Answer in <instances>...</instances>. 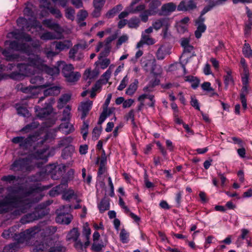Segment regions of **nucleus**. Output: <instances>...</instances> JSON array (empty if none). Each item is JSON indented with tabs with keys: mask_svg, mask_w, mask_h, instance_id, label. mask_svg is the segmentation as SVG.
Here are the masks:
<instances>
[{
	"mask_svg": "<svg viewBox=\"0 0 252 252\" xmlns=\"http://www.w3.org/2000/svg\"><path fill=\"white\" fill-rule=\"evenodd\" d=\"M6 190L7 194L0 197V214L16 208L14 214L20 215L26 212L32 203L39 201L41 198L39 189L35 187L30 188L28 191L20 196L14 190L12 187L7 188Z\"/></svg>",
	"mask_w": 252,
	"mask_h": 252,
	"instance_id": "nucleus-1",
	"label": "nucleus"
},
{
	"mask_svg": "<svg viewBox=\"0 0 252 252\" xmlns=\"http://www.w3.org/2000/svg\"><path fill=\"white\" fill-rule=\"evenodd\" d=\"M5 45L9 46L10 49L19 51L21 54H25L28 57V63H18L16 64V70L13 71L10 75L11 79L14 80L20 81L23 80L26 77L29 76L32 74H34V71L37 69L38 61L39 57L36 55H31V47L27 45V44H20L16 41H6ZM22 57L24 56L21 55Z\"/></svg>",
	"mask_w": 252,
	"mask_h": 252,
	"instance_id": "nucleus-2",
	"label": "nucleus"
},
{
	"mask_svg": "<svg viewBox=\"0 0 252 252\" xmlns=\"http://www.w3.org/2000/svg\"><path fill=\"white\" fill-rule=\"evenodd\" d=\"M55 149L52 148L37 150L30 158H19L15 160L11 165L10 169L14 171L30 172L34 168L33 159H42L46 161L49 157L55 154Z\"/></svg>",
	"mask_w": 252,
	"mask_h": 252,
	"instance_id": "nucleus-3",
	"label": "nucleus"
},
{
	"mask_svg": "<svg viewBox=\"0 0 252 252\" xmlns=\"http://www.w3.org/2000/svg\"><path fill=\"white\" fill-rule=\"evenodd\" d=\"M54 135L51 132L45 133L43 137H41L38 134H35L30 136L26 138L24 137H14L12 141L15 144H19L21 147L28 149L30 147L33 145L35 147V144L37 145H41L43 142L49 138H54Z\"/></svg>",
	"mask_w": 252,
	"mask_h": 252,
	"instance_id": "nucleus-4",
	"label": "nucleus"
},
{
	"mask_svg": "<svg viewBox=\"0 0 252 252\" xmlns=\"http://www.w3.org/2000/svg\"><path fill=\"white\" fill-rule=\"evenodd\" d=\"M56 231L57 228L55 226H47L41 227L40 226H35L21 232V241L30 240L39 233L42 237L45 238L53 235Z\"/></svg>",
	"mask_w": 252,
	"mask_h": 252,
	"instance_id": "nucleus-5",
	"label": "nucleus"
},
{
	"mask_svg": "<svg viewBox=\"0 0 252 252\" xmlns=\"http://www.w3.org/2000/svg\"><path fill=\"white\" fill-rule=\"evenodd\" d=\"M65 166L63 164H52L46 166L42 171L36 174L37 178L32 179L35 182L43 180L46 174H50L53 180H58L65 172Z\"/></svg>",
	"mask_w": 252,
	"mask_h": 252,
	"instance_id": "nucleus-6",
	"label": "nucleus"
},
{
	"mask_svg": "<svg viewBox=\"0 0 252 252\" xmlns=\"http://www.w3.org/2000/svg\"><path fill=\"white\" fill-rule=\"evenodd\" d=\"M71 209V205L61 206L60 210L58 209L57 211L58 215L56 218V222L61 224H69L73 219L72 215L69 213Z\"/></svg>",
	"mask_w": 252,
	"mask_h": 252,
	"instance_id": "nucleus-7",
	"label": "nucleus"
},
{
	"mask_svg": "<svg viewBox=\"0 0 252 252\" xmlns=\"http://www.w3.org/2000/svg\"><path fill=\"white\" fill-rule=\"evenodd\" d=\"M37 69L41 72H44L48 75L51 76H56L59 74L60 70L57 67H49L46 65L43 60L40 57L39 58L38 61H37Z\"/></svg>",
	"mask_w": 252,
	"mask_h": 252,
	"instance_id": "nucleus-8",
	"label": "nucleus"
},
{
	"mask_svg": "<svg viewBox=\"0 0 252 252\" xmlns=\"http://www.w3.org/2000/svg\"><path fill=\"white\" fill-rule=\"evenodd\" d=\"M21 234V233L19 234V235L16 236V239L17 240V242L5 246L3 248V252H16L20 248V243H26V244H28L30 240L21 241V239H22Z\"/></svg>",
	"mask_w": 252,
	"mask_h": 252,
	"instance_id": "nucleus-9",
	"label": "nucleus"
},
{
	"mask_svg": "<svg viewBox=\"0 0 252 252\" xmlns=\"http://www.w3.org/2000/svg\"><path fill=\"white\" fill-rule=\"evenodd\" d=\"M17 23L19 28L21 29L22 31H30L29 28L30 27L37 26V23H35L32 21V19L29 18L28 19L20 17L17 20Z\"/></svg>",
	"mask_w": 252,
	"mask_h": 252,
	"instance_id": "nucleus-10",
	"label": "nucleus"
},
{
	"mask_svg": "<svg viewBox=\"0 0 252 252\" xmlns=\"http://www.w3.org/2000/svg\"><path fill=\"white\" fill-rule=\"evenodd\" d=\"M30 82L31 84L34 85L32 86L34 88H45L49 86V84L46 83H44V80L43 77L40 74H38L36 75H33L30 79Z\"/></svg>",
	"mask_w": 252,
	"mask_h": 252,
	"instance_id": "nucleus-11",
	"label": "nucleus"
},
{
	"mask_svg": "<svg viewBox=\"0 0 252 252\" xmlns=\"http://www.w3.org/2000/svg\"><path fill=\"white\" fill-rule=\"evenodd\" d=\"M205 18L199 16L198 18L195 20V25L197 26V29L195 31V35L197 38L201 37L202 33L204 32L206 30V26L204 24Z\"/></svg>",
	"mask_w": 252,
	"mask_h": 252,
	"instance_id": "nucleus-12",
	"label": "nucleus"
},
{
	"mask_svg": "<svg viewBox=\"0 0 252 252\" xmlns=\"http://www.w3.org/2000/svg\"><path fill=\"white\" fill-rule=\"evenodd\" d=\"M196 7V3L194 0H182L177 7V10L180 11H188L193 10Z\"/></svg>",
	"mask_w": 252,
	"mask_h": 252,
	"instance_id": "nucleus-13",
	"label": "nucleus"
},
{
	"mask_svg": "<svg viewBox=\"0 0 252 252\" xmlns=\"http://www.w3.org/2000/svg\"><path fill=\"white\" fill-rule=\"evenodd\" d=\"M92 105L93 101L90 100L81 103L78 108V110L81 112L82 119H85L89 111L92 108Z\"/></svg>",
	"mask_w": 252,
	"mask_h": 252,
	"instance_id": "nucleus-14",
	"label": "nucleus"
},
{
	"mask_svg": "<svg viewBox=\"0 0 252 252\" xmlns=\"http://www.w3.org/2000/svg\"><path fill=\"white\" fill-rule=\"evenodd\" d=\"M79 50L77 48V46L74 45L69 51V58L74 61H79L83 59L84 58V54L82 52L79 51Z\"/></svg>",
	"mask_w": 252,
	"mask_h": 252,
	"instance_id": "nucleus-15",
	"label": "nucleus"
},
{
	"mask_svg": "<svg viewBox=\"0 0 252 252\" xmlns=\"http://www.w3.org/2000/svg\"><path fill=\"white\" fill-rule=\"evenodd\" d=\"M51 245V241L49 243L46 242V240L41 242L36 241L32 247V252H42L49 248Z\"/></svg>",
	"mask_w": 252,
	"mask_h": 252,
	"instance_id": "nucleus-16",
	"label": "nucleus"
},
{
	"mask_svg": "<svg viewBox=\"0 0 252 252\" xmlns=\"http://www.w3.org/2000/svg\"><path fill=\"white\" fill-rule=\"evenodd\" d=\"M60 88L58 86L48 88L44 91V96L39 98L38 102L42 101L46 96L58 95L60 93Z\"/></svg>",
	"mask_w": 252,
	"mask_h": 252,
	"instance_id": "nucleus-17",
	"label": "nucleus"
},
{
	"mask_svg": "<svg viewBox=\"0 0 252 252\" xmlns=\"http://www.w3.org/2000/svg\"><path fill=\"white\" fill-rule=\"evenodd\" d=\"M67 186V182L62 183L61 184L56 186L50 190L49 194L52 197L58 195L63 192L64 190L66 189Z\"/></svg>",
	"mask_w": 252,
	"mask_h": 252,
	"instance_id": "nucleus-18",
	"label": "nucleus"
},
{
	"mask_svg": "<svg viewBox=\"0 0 252 252\" xmlns=\"http://www.w3.org/2000/svg\"><path fill=\"white\" fill-rule=\"evenodd\" d=\"M55 45V49L59 51H62L69 49L72 45L71 41L69 40H64L63 41H55L54 42Z\"/></svg>",
	"mask_w": 252,
	"mask_h": 252,
	"instance_id": "nucleus-19",
	"label": "nucleus"
},
{
	"mask_svg": "<svg viewBox=\"0 0 252 252\" xmlns=\"http://www.w3.org/2000/svg\"><path fill=\"white\" fill-rule=\"evenodd\" d=\"M169 26V20L167 18H162L156 20L153 22L152 26L156 30H158L161 27H165L166 30Z\"/></svg>",
	"mask_w": 252,
	"mask_h": 252,
	"instance_id": "nucleus-20",
	"label": "nucleus"
},
{
	"mask_svg": "<svg viewBox=\"0 0 252 252\" xmlns=\"http://www.w3.org/2000/svg\"><path fill=\"white\" fill-rule=\"evenodd\" d=\"M12 36L13 38L18 40H25L26 41H30L32 38L29 34L24 32H21L19 31H15L8 34V36Z\"/></svg>",
	"mask_w": 252,
	"mask_h": 252,
	"instance_id": "nucleus-21",
	"label": "nucleus"
},
{
	"mask_svg": "<svg viewBox=\"0 0 252 252\" xmlns=\"http://www.w3.org/2000/svg\"><path fill=\"white\" fill-rule=\"evenodd\" d=\"M40 218L39 214L38 212H34L24 216L21 219V222L25 224L32 222V221L37 220Z\"/></svg>",
	"mask_w": 252,
	"mask_h": 252,
	"instance_id": "nucleus-22",
	"label": "nucleus"
},
{
	"mask_svg": "<svg viewBox=\"0 0 252 252\" xmlns=\"http://www.w3.org/2000/svg\"><path fill=\"white\" fill-rule=\"evenodd\" d=\"M176 8L177 6L173 2H168L162 5L161 10L164 15H168L175 11Z\"/></svg>",
	"mask_w": 252,
	"mask_h": 252,
	"instance_id": "nucleus-23",
	"label": "nucleus"
},
{
	"mask_svg": "<svg viewBox=\"0 0 252 252\" xmlns=\"http://www.w3.org/2000/svg\"><path fill=\"white\" fill-rule=\"evenodd\" d=\"M40 37L41 39L47 41L50 40L61 39L62 37V35L61 33L55 34L52 32H46L41 34Z\"/></svg>",
	"mask_w": 252,
	"mask_h": 252,
	"instance_id": "nucleus-24",
	"label": "nucleus"
},
{
	"mask_svg": "<svg viewBox=\"0 0 252 252\" xmlns=\"http://www.w3.org/2000/svg\"><path fill=\"white\" fill-rule=\"evenodd\" d=\"M139 1L140 0H132L130 5L127 7V10L129 12L131 13H136L145 9V5L144 4H140L135 8L134 7V5Z\"/></svg>",
	"mask_w": 252,
	"mask_h": 252,
	"instance_id": "nucleus-25",
	"label": "nucleus"
},
{
	"mask_svg": "<svg viewBox=\"0 0 252 252\" xmlns=\"http://www.w3.org/2000/svg\"><path fill=\"white\" fill-rule=\"evenodd\" d=\"M248 86V85H243L240 93V99L241 101L243 108L244 110H246L247 108L246 96L249 93Z\"/></svg>",
	"mask_w": 252,
	"mask_h": 252,
	"instance_id": "nucleus-26",
	"label": "nucleus"
},
{
	"mask_svg": "<svg viewBox=\"0 0 252 252\" xmlns=\"http://www.w3.org/2000/svg\"><path fill=\"white\" fill-rule=\"evenodd\" d=\"M59 129L62 133L67 134L72 132L74 128L73 125L69 123V122H64L60 125Z\"/></svg>",
	"mask_w": 252,
	"mask_h": 252,
	"instance_id": "nucleus-27",
	"label": "nucleus"
},
{
	"mask_svg": "<svg viewBox=\"0 0 252 252\" xmlns=\"http://www.w3.org/2000/svg\"><path fill=\"white\" fill-rule=\"evenodd\" d=\"M60 66L62 65V73L64 78L68 76V74L74 71V67L71 64H66L64 62H61Z\"/></svg>",
	"mask_w": 252,
	"mask_h": 252,
	"instance_id": "nucleus-28",
	"label": "nucleus"
},
{
	"mask_svg": "<svg viewBox=\"0 0 252 252\" xmlns=\"http://www.w3.org/2000/svg\"><path fill=\"white\" fill-rule=\"evenodd\" d=\"M43 24L51 30L59 32L61 28L59 25L56 23L53 22L51 19H46L43 21Z\"/></svg>",
	"mask_w": 252,
	"mask_h": 252,
	"instance_id": "nucleus-29",
	"label": "nucleus"
},
{
	"mask_svg": "<svg viewBox=\"0 0 252 252\" xmlns=\"http://www.w3.org/2000/svg\"><path fill=\"white\" fill-rule=\"evenodd\" d=\"M72 141V138L71 136L64 137L59 142L58 144V148L69 147L70 149L73 150V148L69 146Z\"/></svg>",
	"mask_w": 252,
	"mask_h": 252,
	"instance_id": "nucleus-30",
	"label": "nucleus"
},
{
	"mask_svg": "<svg viewBox=\"0 0 252 252\" xmlns=\"http://www.w3.org/2000/svg\"><path fill=\"white\" fill-rule=\"evenodd\" d=\"M80 236V233L78 230L76 228H73L67 234L66 236L67 241H76L78 239Z\"/></svg>",
	"mask_w": 252,
	"mask_h": 252,
	"instance_id": "nucleus-31",
	"label": "nucleus"
},
{
	"mask_svg": "<svg viewBox=\"0 0 252 252\" xmlns=\"http://www.w3.org/2000/svg\"><path fill=\"white\" fill-rule=\"evenodd\" d=\"M0 51H2V54L5 57L6 60L7 61H13L19 58V57L17 55L11 54L10 49L3 50L2 48L0 47Z\"/></svg>",
	"mask_w": 252,
	"mask_h": 252,
	"instance_id": "nucleus-32",
	"label": "nucleus"
},
{
	"mask_svg": "<svg viewBox=\"0 0 252 252\" xmlns=\"http://www.w3.org/2000/svg\"><path fill=\"white\" fill-rule=\"evenodd\" d=\"M161 5V2L158 0H154L150 2L149 4V8L148 10L150 11V14L153 15L157 13L158 7Z\"/></svg>",
	"mask_w": 252,
	"mask_h": 252,
	"instance_id": "nucleus-33",
	"label": "nucleus"
},
{
	"mask_svg": "<svg viewBox=\"0 0 252 252\" xmlns=\"http://www.w3.org/2000/svg\"><path fill=\"white\" fill-rule=\"evenodd\" d=\"M35 109L37 112V116L40 118H46L51 112V108L49 106H48L47 108H41L39 111L37 110V107H35Z\"/></svg>",
	"mask_w": 252,
	"mask_h": 252,
	"instance_id": "nucleus-34",
	"label": "nucleus"
},
{
	"mask_svg": "<svg viewBox=\"0 0 252 252\" xmlns=\"http://www.w3.org/2000/svg\"><path fill=\"white\" fill-rule=\"evenodd\" d=\"M81 76V74L78 72L73 71L69 73L68 76L65 77V80L67 82L74 83L77 81Z\"/></svg>",
	"mask_w": 252,
	"mask_h": 252,
	"instance_id": "nucleus-35",
	"label": "nucleus"
},
{
	"mask_svg": "<svg viewBox=\"0 0 252 252\" xmlns=\"http://www.w3.org/2000/svg\"><path fill=\"white\" fill-rule=\"evenodd\" d=\"M138 83L137 80H134V82L131 83L126 90V94L128 95H133L137 89Z\"/></svg>",
	"mask_w": 252,
	"mask_h": 252,
	"instance_id": "nucleus-36",
	"label": "nucleus"
},
{
	"mask_svg": "<svg viewBox=\"0 0 252 252\" xmlns=\"http://www.w3.org/2000/svg\"><path fill=\"white\" fill-rule=\"evenodd\" d=\"M15 108L16 109L17 113L18 115L23 116V117H28L29 115V112L28 109L19 104H15Z\"/></svg>",
	"mask_w": 252,
	"mask_h": 252,
	"instance_id": "nucleus-37",
	"label": "nucleus"
},
{
	"mask_svg": "<svg viewBox=\"0 0 252 252\" xmlns=\"http://www.w3.org/2000/svg\"><path fill=\"white\" fill-rule=\"evenodd\" d=\"M16 89L17 91H21L26 94H29L30 93L33 89V87L31 86L29 87H26L22 83H19L16 85Z\"/></svg>",
	"mask_w": 252,
	"mask_h": 252,
	"instance_id": "nucleus-38",
	"label": "nucleus"
},
{
	"mask_svg": "<svg viewBox=\"0 0 252 252\" xmlns=\"http://www.w3.org/2000/svg\"><path fill=\"white\" fill-rule=\"evenodd\" d=\"M70 99V95L68 94L63 95L59 99L58 107L59 109L62 108Z\"/></svg>",
	"mask_w": 252,
	"mask_h": 252,
	"instance_id": "nucleus-39",
	"label": "nucleus"
},
{
	"mask_svg": "<svg viewBox=\"0 0 252 252\" xmlns=\"http://www.w3.org/2000/svg\"><path fill=\"white\" fill-rule=\"evenodd\" d=\"M241 234L239 237H238L237 240L236 241L237 244L239 245H241L243 243L242 240L247 239V236L249 233V230L245 228L242 229L241 230Z\"/></svg>",
	"mask_w": 252,
	"mask_h": 252,
	"instance_id": "nucleus-40",
	"label": "nucleus"
},
{
	"mask_svg": "<svg viewBox=\"0 0 252 252\" xmlns=\"http://www.w3.org/2000/svg\"><path fill=\"white\" fill-rule=\"evenodd\" d=\"M243 53L246 58H252V50L249 43H245L244 44Z\"/></svg>",
	"mask_w": 252,
	"mask_h": 252,
	"instance_id": "nucleus-41",
	"label": "nucleus"
},
{
	"mask_svg": "<svg viewBox=\"0 0 252 252\" xmlns=\"http://www.w3.org/2000/svg\"><path fill=\"white\" fill-rule=\"evenodd\" d=\"M98 207L100 212H103L109 209V203L106 199H103L98 205Z\"/></svg>",
	"mask_w": 252,
	"mask_h": 252,
	"instance_id": "nucleus-42",
	"label": "nucleus"
},
{
	"mask_svg": "<svg viewBox=\"0 0 252 252\" xmlns=\"http://www.w3.org/2000/svg\"><path fill=\"white\" fill-rule=\"evenodd\" d=\"M97 75V73L94 71L90 69L86 70L84 73V77L85 79H89L88 83H91V80L94 79Z\"/></svg>",
	"mask_w": 252,
	"mask_h": 252,
	"instance_id": "nucleus-43",
	"label": "nucleus"
},
{
	"mask_svg": "<svg viewBox=\"0 0 252 252\" xmlns=\"http://www.w3.org/2000/svg\"><path fill=\"white\" fill-rule=\"evenodd\" d=\"M70 107L68 105L67 106L63 112V117L62 119V121L63 122H69L70 119Z\"/></svg>",
	"mask_w": 252,
	"mask_h": 252,
	"instance_id": "nucleus-44",
	"label": "nucleus"
},
{
	"mask_svg": "<svg viewBox=\"0 0 252 252\" xmlns=\"http://www.w3.org/2000/svg\"><path fill=\"white\" fill-rule=\"evenodd\" d=\"M142 39L144 43L147 45H153L156 42V40L154 38L145 33H142Z\"/></svg>",
	"mask_w": 252,
	"mask_h": 252,
	"instance_id": "nucleus-45",
	"label": "nucleus"
},
{
	"mask_svg": "<svg viewBox=\"0 0 252 252\" xmlns=\"http://www.w3.org/2000/svg\"><path fill=\"white\" fill-rule=\"evenodd\" d=\"M91 233V230L88 222H86L83 225V235L85 237V239H90V236Z\"/></svg>",
	"mask_w": 252,
	"mask_h": 252,
	"instance_id": "nucleus-46",
	"label": "nucleus"
},
{
	"mask_svg": "<svg viewBox=\"0 0 252 252\" xmlns=\"http://www.w3.org/2000/svg\"><path fill=\"white\" fill-rule=\"evenodd\" d=\"M75 10L71 7L67 8L65 10V15L66 18L71 21L74 19Z\"/></svg>",
	"mask_w": 252,
	"mask_h": 252,
	"instance_id": "nucleus-47",
	"label": "nucleus"
},
{
	"mask_svg": "<svg viewBox=\"0 0 252 252\" xmlns=\"http://www.w3.org/2000/svg\"><path fill=\"white\" fill-rule=\"evenodd\" d=\"M24 14L25 16H27L29 18L32 19V21L35 23H37V21L35 20V18L33 16V12L31 9L28 6H26L24 10Z\"/></svg>",
	"mask_w": 252,
	"mask_h": 252,
	"instance_id": "nucleus-48",
	"label": "nucleus"
},
{
	"mask_svg": "<svg viewBox=\"0 0 252 252\" xmlns=\"http://www.w3.org/2000/svg\"><path fill=\"white\" fill-rule=\"evenodd\" d=\"M39 125V123L36 122H33L31 124H28L22 129V131L28 132L30 130L36 128Z\"/></svg>",
	"mask_w": 252,
	"mask_h": 252,
	"instance_id": "nucleus-49",
	"label": "nucleus"
},
{
	"mask_svg": "<svg viewBox=\"0 0 252 252\" xmlns=\"http://www.w3.org/2000/svg\"><path fill=\"white\" fill-rule=\"evenodd\" d=\"M117 38V35L116 34H113L111 36H110L108 38H106L105 42H106V53L108 54L109 52L110 47L109 46V44L110 43L116 39Z\"/></svg>",
	"mask_w": 252,
	"mask_h": 252,
	"instance_id": "nucleus-50",
	"label": "nucleus"
},
{
	"mask_svg": "<svg viewBox=\"0 0 252 252\" xmlns=\"http://www.w3.org/2000/svg\"><path fill=\"white\" fill-rule=\"evenodd\" d=\"M140 24V20L138 18H132L128 22V25L130 28H136Z\"/></svg>",
	"mask_w": 252,
	"mask_h": 252,
	"instance_id": "nucleus-51",
	"label": "nucleus"
},
{
	"mask_svg": "<svg viewBox=\"0 0 252 252\" xmlns=\"http://www.w3.org/2000/svg\"><path fill=\"white\" fill-rule=\"evenodd\" d=\"M108 112V109L107 108H104L102 112L100 115L99 120L98 122V124L99 125H101L102 124L106 118L109 116V114H107Z\"/></svg>",
	"mask_w": 252,
	"mask_h": 252,
	"instance_id": "nucleus-52",
	"label": "nucleus"
},
{
	"mask_svg": "<svg viewBox=\"0 0 252 252\" xmlns=\"http://www.w3.org/2000/svg\"><path fill=\"white\" fill-rule=\"evenodd\" d=\"M128 233L124 229H122L120 234V237L121 241L123 243H126L128 241Z\"/></svg>",
	"mask_w": 252,
	"mask_h": 252,
	"instance_id": "nucleus-53",
	"label": "nucleus"
},
{
	"mask_svg": "<svg viewBox=\"0 0 252 252\" xmlns=\"http://www.w3.org/2000/svg\"><path fill=\"white\" fill-rule=\"evenodd\" d=\"M177 30L179 33H184L187 31L188 29L187 25H184L180 23L177 22L176 25Z\"/></svg>",
	"mask_w": 252,
	"mask_h": 252,
	"instance_id": "nucleus-54",
	"label": "nucleus"
},
{
	"mask_svg": "<svg viewBox=\"0 0 252 252\" xmlns=\"http://www.w3.org/2000/svg\"><path fill=\"white\" fill-rule=\"evenodd\" d=\"M113 67L114 65H111L109 68L102 75V77L103 78V79L105 80L106 82H107L110 79L112 73L111 69Z\"/></svg>",
	"mask_w": 252,
	"mask_h": 252,
	"instance_id": "nucleus-55",
	"label": "nucleus"
},
{
	"mask_svg": "<svg viewBox=\"0 0 252 252\" xmlns=\"http://www.w3.org/2000/svg\"><path fill=\"white\" fill-rule=\"evenodd\" d=\"M129 78L127 75L124 77V78L121 81L120 84L118 87V90L119 91L123 90L127 85V84L128 82Z\"/></svg>",
	"mask_w": 252,
	"mask_h": 252,
	"instance_id": "nucleus-56",
	"label": "nucleus"
},
{
	"mask_svg": "<svg viewBox=\"0 0 252 252\" xmlns=\"http://www.w3.org/2000/svg\"><path fill=\"white\" fill-rule=\"evenodd\" d=\"M150 15H153L152 14H150V11L148 10H144L140 15V17L141 20L144 22H146L148 20V17Z\"/></svg>",
	"mask_w": 252,
	"mask_h": 252,
	"instance_id": "nucleus-57",
	"label": "nucleus"
},
{
	"mask_svg": "<svg viewBox=\"0 0 252 252\" xmlns=\"http://www.w3.org/2000/svg\"><path fill=\"white\" fill-rule=\"evenodd\" d=\"M48 9L52 14L55 16L56 18H60L62 17V14L60 11L57 8L51 7H49Z\"/></svg>",
	"mask_w": 252,
	"mask_h": 252,
	"instance_id": "nucleus-58",
	"label": "nucleus"
},
{
	"mask_svg": "<svg viewBox=\"0 0 252 252\" xmlns=\"http://www.w3.org/2000/svg\"><path fill=\"white\" fill-rule=\"evenodd\" d=\"M74 196L75 194L74 191L72 190H70L65 192L63 195V198L65 200H69Z\"/></svg>",
	"mask_w": 252,
	"mask_h": 252,
	"instance_id": "nucleus-59",
	"label": "nucleus"
},
{
	"mask_svg": "<svg viewBox=\"0 0 252 252\" xmlns=\"http://www.w3.org/2000/svg\"><path fill=\"white\" fill-rule=\"evenodd\" d=\"M166 54L164 51L162 49V47H160L156 53L157 58L158 60H163L164 59Z\"/></svg>",
	"mask_w": 252,
	"mask_h": 252,
	"instance_id": "nucleus-60",
	"label": "nucleus"
},
{
	"mask_svg": "<svg viewBox=\"0 0 252 252\" xmlns=\"http://www.w3.org/2000/svg\"><path fill=\"white\" fill-rule=\"evenodd\" d=\"M128 39V36L126 34H123L122 36H121L117 41V46H121L123 43L126 42Z\"/></svg>",
	"mask_w": 252,
	"mask_h": 252,
	"instance_id": "nucleus-61",
	"label": "nucleus"
},
{
	"mask_svg": "<svg viewBox=\"0 0 252 252\" xmlns=\"http://www.w3.org/2000/svg\"><path fill=\"white\" fill-rule=\"evenodd\" d=\"M215 6L214 1L211 2L208 5L205 6L201 12L200 16L203 17V15L210 11L213 7Z\"/></svg>",
	"mask_w": 252,
	"mask_h": 252,
	"instance_id": "nucleus-62",
	"label": "nucleus"
},
{
	"mask_svg": "<svg viewBox=\"0 0 252 252\" xmlns=\"http://www.w3.org/2000/svg\"><path fill=\"white\" fill-rule=\"evenodd\" d=\"M88 16V13L85 10H81L77 14V19L79 22L84 21Z\"/></svg>",
	"mask_w": 252,
	"mask_h": 252,
	"instance_id": "nucleus-63",
	"label": "nucleus"
},
{
	"mask_svg": "<svg viewBox=\"0 0 252 252\" xmlns=\"http://www.w3.org/2000/svg\"><path fill=\"white\" fill-rule=\"evenodd\" d=\"M1 180L3 181L7 182L9 183H12L13 181L17 180L16 176L12 175L7 176H4L2 177Z\"/></svg>",
	"mask_w": 252,
	"mask_h": 252,
	"instance_id": "nucleus-64",
	"label": "nucleus"
}]
</instances>
